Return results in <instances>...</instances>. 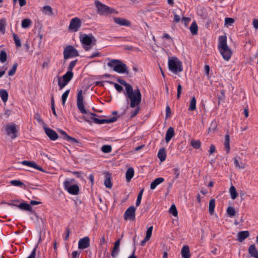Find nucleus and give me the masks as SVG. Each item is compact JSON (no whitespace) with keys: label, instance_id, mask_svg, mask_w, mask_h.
I'll return each instance as SVG.
<instances>
[{"label":"nucleus","instance_id":"f257e3e1","mask_svg":"<svg viewBox=\"0 0 258 258\" xmlns=\"http://www.w3.org/2000/svg\"><path fill=\"white\" fill-rule=\"evenodd\" d=\"M124 95L126 97V100L130 101V106L131 108L137 107L141 102L142 94L139 89L134 90L132 87L127 90Z\"/></svg>","mask_w":258,"mask_h":258},{"label":"nucleus","instance_id":"f03ea898","mask_svg":"<svg viewBox=\"0 0 258 258\" xmlns=\"http://www.w3.org/2000/svg\"><path fill=\"white\" fill-rule=\"evenodd\" d=\"M218 49L224 60L228 61L232 55V51L227 44V38L225 36L219 37Z\"/></svg>","mask_w":258,"mask_h":258},{"label":"nucleus","instance_id":"7ed1b4c3","mask_svg":"<svg viewBox=\"0 0 258 258\" xmlns=\"http://www.w3.org/2000/svg\"><path fill=\"white\" fill-rule=\"evenodd\" d=\"M168 66L169 71L175 74L183 71L182 62L175 56L168 58Z\"/></svg>","mask_w":258,"mask_h":258},{"label":"nucleus","instance_id":"20e7f679","mask_svg":"<svg viewBox=\"0 0 258 258\" xmlns=\"http://www.w3.org/2000/svg\"><path fill=\"white\" fill-rule=\"evenodd\" d=\"M107 66L113 69V71L120 74H128L126 65L118 59H111L107 63Z\"/></svg>","mask_w":258,"mask_h":258},{"label":"nucleus","instance_id":"39448f33","mask_svg":"<svg viewBox=\"0 0 258 258\" xmlns=\"http://www.w3.org/2000/svg\"><path fill=\"white\" fill-rule=\"evenodd\" d=\"M80 41L83 44V47L86 51H88L91 48V46L95 45L96 42V38L92 34H84L80 35Z\"/></svg>","mask_w":258,"mask_h":258},{"label":"nucleus","instance_id":"423d86ee","mask_svg":"<svg viewBox=\"0 0 258 258\" xmlns=\"http://www.w3.org/2000/svg\"><path fill=\"white\" fill-rule=\"evenodd\" d=\"M74 181V179H67L63 182V187L70 194L77 195L79 194L80 188L77 184L71 185V183Z\"/></svg>","mask_w":258,"mask_h":258},{"label":"nucleus","instance_id":"0eeeda50","mask_svg":"<svg viewBox=\"0 0 258 258\" xmlns=\"http://www.w3.org/2000/svg\"><path fill=\"white\" fill-rule=\"evenodd\" d=\"M95 5L97 9L98 14L100 15H106L115 12L114 9L103 4L98 1L95 2Z\"/></svg>","mask_w":258,"mask_h":258},{"label":"nucleus","instance_id":"6e6552de","mask_svg":"<svg viewBox=\"0 0 258 258\" xmlns=\"http://www.w3.org/2000/svg\"><path fill=\"white\" fill-rule=\"evenodd\" d=\"M63 57L67 59L70 57H76L79 55V52L73 46H67L63 50Z\"/></svg>","mask_w":258,"mask_h":258},{"label":"nucleus","instance_id":"1a4fd4ad","mask_svg":"<svg viewBox=\"0 0 258 258\" xmlns=\"http://www.w3.org/2000/svg\"><path fill=\"white\" fill-rule=\"evenodd\" d=\"M89 114L90 115V118L93 120L94 122L98 124H102L104 123H109L111 122H114L117 120L116 117H111V118L109 119H98L97 118H96L95 116H96L97 115L94 113H90Z\"/></svg>","mask_w":258,"mask_h":258},{"label":"nucleus","instance_id":"9d476101","mask_svg":"<svg viewBox=\"0 0 258 258\" xmlns=\"http://www.w3.org/2000/svg\"><path fill=\"white\" fill-rule=\"evenodd\" d=\"M17 125L14 123L7 124L5 127L7 135L13 139H15L17 137Z\"/></svg>","mask_w":258,"mask_h":258},{"label":"nucleus","instance_id":"9b49d317","mask_svg":"<svg viewBox=\"0 0 258 258\" xmlns=\"http://www.w3.org/2000/svg\"><path fill=\"white\" fill-rule=\"evenodd\" d=\"M81 25V20L77 17H75L71 20L68 29L71 31L76 32L79 31Z\"/></svg>","mask_w":258,"mask_h":258},{"label":"nucleus","instance_id":"f8f14e48","mask_svg":"<svg viewBox=\"0 0 258 258\" xmlns=\"http://www.w3.org/2000/svg\"><path fill=\"white\" fill-rule=\"evenodd\" d=\"M84 98L83 96V91L80 90L78 91L77 98V105L78 108L82 113H87V112L85 108L83 102Z\"/></svg>","mask_w":258,"mask_h":258},{"label":"nucleus","instance_id":"ddd939ff","mask_svg":"<svg viewBox=\"0 0 258 258\" xmlns=\"http://www.w3.org/2000/svg\"><path fill=\"white\" fill-rule=\"evenodd\" d=\"M136 208L134 206L128 207L124 212L123 217L125 220L133 221L135 219Z\"/></svg>","mask_w":258,"mask_h":258},{"label":"nucleus","instance_id":"4468645a","mask_svg":"<svg viewBox=\"0 0 258 258\" xmlns=\"http://www.w3.org/2000/svg\"><path fill=\"white\" fill-rule=\"evenodd\" d=\"M90 246V238L88 236L81 238L78 242V248L84 249Z\"/></svg>","mask_w":258,"mask_h":258},{"label":"nucleus","instance_id":"2eb2a0df","mask_svg":"<svg viewBox=\"0 0 258 258\" xmlns=\"http://www.w3.org/2000/svg\"><path fill=\"white\" fill-rule=\"evenodd\" d=\"M58 132L60 133V134L62 136V138L64 140L69 142V143L72 144H76L79 143V142L77 139L70 137L64 131H62V130H59Z\"/></svg>","mask_w":258,"mask_h":258},{"label":"nucleus","instance_id":"dca6fc26","mask_svg":"<svg viewBox=\"0 0 258 258\" xmlns=\"http://www.w3.org/2000/svg\"><path fill=\"white\" fill-rule=\"evenodd\" d=\"M44 129L45 134L51 140L55 141L58 139V136L55 131L45 126Z\"/></svg>","mask_w":258,"mask_h":258},{"label":"nucleus","instance_id":"f3484780","mask_svg":"<svg viewBox=\"0 0 258 258\" xmlns=\"http://www.w3.org/2000/svg\"><path fill=\"white\" fill-rule=\"evenodd\" d=\"M7 204L11 206L17 207L22 210H26L29 211H31L32 210V207L30 206V205L26 203H21L18 205L13 203H8Z\"/></svg>","mask_w":258,"mask_h":258},{"label":"nucleus","instance_id":"a211bd4d","mask_svg":"<svg viewBox=\"0 0 258 258\" xmlns=\"http://www.w3.org/2000/svg\"><path fill=\"white\" fill-rule=\"evenodd\" d=\"M22 164L27 166L29 167H33L39 171H41L42 172H44L42 167L38 166L35 162L34 161H23L21 162Z\"/></svg>","mask_w":258,"mask_h":258},{"label":"nucleus","instance_id":"6ab92c4d","mask_svg":"<svg viewBox=\"0 0 258 258\" xmlns=\"http://www.w3.org/2000/svg\"><path fill=\"white\" fill-rule=\"evenodd\" d=\"M113 20L116 24L120 26H130L131 25V22L125 19L117 17L114 18Z\"/></svg>","mask_w":258,"mask_h":258},{"label":"nucleus","instance_id":"aec40b11","mask_svg":"<svg viewBox=\"0 0 258 258\" xmlns=\"http://www.w3.org/2000/svg\"><path fill=\"white\" fill-rule=\"evenodd\" d=\"M249 235L248 231H240L237 234V240L239 242H242L245 239L247 238Z\"/></svg>","mask_w":258,"mask_h":258},{"label":"nucleus","instance_id":"412c9836","mask_svg":"<svg viewBox=\"0 0 258 258\" xmlns=\"http://www.w3.org/2000/svg\"><path fill=\"white\" fill-rule=\"evenodd\" d=\"M181 254L183 258H190V254L189 247L188 245H184L181 250Z\"/></svg>","mask_w":258,"mask_h":258},{"label":"nucleus","instance_id":"4be33fe9","mask_svg":"<svg viewBox=\"0 0 258 258\" xmlns=\"http://www.w3.org/2000/svg\"><path fill=\"white\" fill-rule=\"evenodd\" d=\"M248 253L252 256L254 258H258V250L255 247L254 244H251L248 248Z\"/></svg>","mask_w":258,"mask_h":258},{"label":"nucleus","instance_id":"5701e85b","mask_svg":"<svg viewBox=\"0 0 258 258\" xmlns=\"http://www.w3.org/2000/svg\"><path fill=\"white\" fill-rule=\"evenodd\" d=\"M174 135V130L172 127H170L166 133L165 140L168 143Z\"/></svg>","mask_w":258,"mask_h":258},{"label":"nucleus","instance_id":"b1692460","mask_svg":"<svg viewBox=\"0 0 258 258\" xmlns=\"http://www.w3.org/2000/svg\"><path fill=\"white\" fill-rule=\"evenodd\" d=\"M111 174L106 173L105 176V180H104V185L106 187L111 188L112 187V183L111 180Z\"/></svg>","mask_w":258,"mask_h":258},{"label":"nucleus","instance_id":"393cba45","mask_svg":"<svg viewBox=\"0 0 258 258\" xmlns=\"http://www.w3.org/2000/svg\"><path fill=\"white\" fill-rule=\"evenodd\" d=\"M164 179L162 177H158L156 178L150 185L151 189H154L157 185L164 181Z\"/></svg>","mask_w":258,"mask_h":258},{"label":"nucleus","instance_id":"a878e982","mask_svg":"<svg viewBox=\"0 0 258 258\" xmlns=\"http://www.w3.org/2000/svg\"><path fill=\"white\" fill-rule=\"evenodd\" d=\"M134 175V170L132 167L129 168L126 173H125V177L126 180L127 182L130 181L131 179L133 177Z\"/></svg>","mask_w":258,"mask_h":258},{"label":"nucleus","instance_id":"bb28decb","mask_svg":"<svg viewBox=\"0 0 258 258\" xmlns=\"http://www.w3.org/2000/svg\"><path fill=\"white\" fill-rule=\"evenodd\" d=\"M158 157L161 162L165 161L166 157V154L164 148H161L158 153Z\"/></svg>","mask_w":258,"mask_h":258},{"label":"nucleus","instance_id":"cd10ccee","mask_svg":"<svg viewBox=\"0 0 258 258\" xmlns=\"http://www.w3.org/2000/svg\"><path fill=\"white\" fill-rule=\"evenodd\" d=\"M234 164L236 167L239 169H244L246 167V164L241 161H239L237 158H234Z\"/></svg>","mask_w":258,"mask_h":258},{"label":"nucleus","instance_id":"c85d7f7f","mask_svg":"<svg viewBox=\"0 0 258 258\" xmlns=\"http://www.w3.org/2000/svg\"><path fill=\"white\" fill-rule=\"evenodd\" d=\"M230 137L228 134H226L225 136L224 139V146L226 150V153L228 154L230 151Z\"/></svg>","mask_w":258,"mask_h":258},{"label":"nucleus","instance_id":"c756f323","mask_svg":"<svg viewBox=\"0 0 258 258\" xmlns=\"http://www.w3.org/2000/svg\"><path fill=\"white\" fill-rule=\"evenodd\" d=\"M0 97L4 102H6L8 99V93L6 90H0Z\"/></svg>","mask_w":258,"mask_h":258},{"label":"nucleus","instance_id":"7c9ffc66","mask_svg":"<svg viewBox=\"0 0 258 258\" xmlns=\"http://www.w3.org/2000/svg\"><path fill=\"white\" fill-rule=\"evenodd\" d=\"M191 146L195 149H198L201 147V142L199 140L191 139L190 141Z\"/></svg>","mask_w":258,"mask_h":258},{"label":"nucleus","instance_id":"2f4dec72","mask_svg":"<svg viewBox=\"0 0 258 258\" xmlns=\"http://www.w3.org/2000/svg\"><path fill=\"white\" fill-rule=\"evenodd\" d=\"M68 83L65 79H62V77H58V86L59 87V89L61 90Z\"/></svg>","mask_w":258,"mask_h":258},{"label":"nucleus","instance_id":"473e14b6","mask_svg":"<svg viewBox=\"0 0 258 258\" xmlns=\"http://www.w3.org/2000/svg\"><path fill=\"white\" fill-rule=\"evenodd\" d=\"M229 192L231 198L232 200H235L238 196V194L236 190L235 187L232 185L229 188Z\"/></svg>","mask_w":258,"mask_h":258},{"label":"nucleus","instance_id":"72a5a7b5","mask_svg":"<svg viewBox=\"0 0 258 258\" xmlns=\"http://www.w3.org/2000/svg\"><path fill=\"white\" fill-rule=\"evenodd\" d=\"M215 207V199H211L209 202V211L211 215H213L214 212V209Z\"/></svg>","mask_w":258,"mask_h":258},{"label":"nucleus","instance_id":"f704fd0d","mask_svg":"<svg viewBox=\"0 0 258 258\" xmlns=\"http://www.w3.org/2000/svg\"><path fill=\"white\" fill-rule=\"evenodd\" d=\"M74 74L73 72L67 71L62 77V79H65L68 82H69L73 78Z\"/></svg>","mask_w":258,"mask_h":258},{"label":"nucleus","instance_id":"c9c22d12","mask_svg":"<svg viewBox=\"0 0 258 258\" xmlns=\"http://www.w3.org/2000/svg\"><path fill=\"white\" fill-rule=\"evenodd\" d=\"M42 12L45 15L52 16L53 15L52 9L49 6H45L43 7Z\"/></svg>","mask_w":258,"mask_h":258},{"label":"nucleus","instance_id":"e433bc0d","mask_svg":"<svg viewBox=\"0 0 258 258\" xmlns=\"http://www.w3.org/2000/svg\"><path fill=\"white\" fill-rule=\"evenodd\" d=\"M189 29H190L191 33L192 35H196L197 34L198 27V25L196 22H193L191 23V24L189 27Z\"/></svg>","mask_w":258,"mask_h":258},{"label":"nucleus","instance_id":"4c0bfd02","mask_svg":"<svg viewBox=\"0 0 258 258\" xmlns=\"http://www.w3.org/2000/svg\"><path fill=\"white\" fill-rule=\"evenodd\" d=\"M6 24L7 22L6 18H2L0 20V32L3 34H5V33Z\"/></svg>","mask_w":258,"mask_h":258},{"label":"nucleus","instance_id":"58836bf2","mask_svg":"<svg viewBox=\"0 0 258 258\" xmlns=\"http://www.w3.org/2000/svg\"><path fill=\"white\" fill-rule=\"evenodd\" d=\"M32 24V21L30 19H25L22 21V27L23 28H27L29 27Z\"/></svg>","mask_w":258,"mask_h":258},{"label":"nucleus","instance_id":"ea45409f","mask_svg":"<svg viewBox=\"0 0 258 258\" xmlns=\"http://www.w3.org/2000/svg\"><path fill=\"white\" fill-rule=\"evenodd\" d=\"M196 109V99L195 97H193L190 101L188 110L193 111Z\"/></svg>","mask_w":258,"mask_h":258},{"label":"nucleus","instance_id":"a19ab883","mask_svg":"<svg viewBox=\"0 0 258 258\" xmlns=\"http://www.w3.org/2000/svg\"><path fill=\"white\" fill-rule=\"evenodd\" d=\"M120 251V248L118 246H114L111 251V256L113 258H116Z\"/></svg>","mask_w":258,"mask_h":258},{"label":"nucleus","instance_id":"79ce46f5","mask_svg":"<svg viewBox=\"0 0 258 258\" xmlns=\"http://www.w3.org/2000/svg\"><path fill=\"white\" fill-rule=\"evenodd\" d=\"M117 82L120 84L123 85L125 88V92L132 88L133 87L130 84L127 83L124 80L118 79Z\"/></svg>","mask_w":258,"mask_h":258},{"label":"nucleus","instance_id":"37998d69","mask_svg":"<svg viewBox=\"0 0 258 258\" xmlns=\"http://www.w3.org/2000/svg\"><path fill=\"white\" fill-rule=\"evenodd\" d=\"M13 37L16 46L18 47L21 46V40L19 36L16 34L13 33Z\"/></svg>","mask_w":258,"mask_h":258},{"label":"nucleus","instance_id":"c03bdc74","mask_svg":"<svg viewBox=\"0 0 258 258\" xmlns=\"http://www.w3.org/2000/svg\"><path fill=\"white\" fill-rule=\"evenodd\" d=\"M227 213L230 217L234 216L235 215L236 211L234 208L232 207H229L227 209Z\"/></svg>","mask_w":258,"mask_h":258},{"label":"nucleus","instance_id":"a18cd8bd","mask_svg":"<svg viewBox=\"0 0 258 258\" xmlns=\"http://www.w3.org/2000/svg\"><path fill=\"white\" fill-rule=\"evenodd\" d=\"M17 67H18L17 63H15L13 64L12 68L8 72L9 76H12L15 74Z\"/></svg>","mask_w":258,"mask_h":258},{"label":"nucleus","instance_id":"49530a36","mask_svg":"<svg viewBox=\"0 0 258 258\" xmlns=\"http://www.w3.org/2000/svg\"><path fill=\"white\" fill-rule=\"evenodd\" d=\"M106 82L109 83L110 84H112L114 85V88L116 89V90L119 92H120L122 91L123 90V88L121 86H120V85L117 84V83H113V82H111V81H106Z\"/></svg>","mask_w":258,"mask_h":258},{"label":"nucleus","instance_id":"de8ad7c7","mask_svg":"<svg viewBox=\"0 0 258 258\" xmlns=\"http://www.w3.org/2000/svg\"><path fill=\"white\" fill-rule=\"evenodd\" d=\"M69 93H70V90H67L62 95L61 100H62V104L63 105H64V104L66 103V101L67 99V98L68 97Z\"/></svg>","mask_w":258,"mask_h":258},{"label":"nucleus","instance_id":"09e8293b","mask_svg":"<svg viewBox=\"0 0 258 258\" xmlns=\"http://www.w3.org/2000/svg\"><path fill=\"white\" fill-rule=\"evenodd\" d=\"M111 150L112 148L110 145H104L101 147V151L105 153H110Z\"/></svg>","mask_w":258,"mask_h":258},{"label":"nucleus","instance_id":"8fccbe9b","mask_svg":"<svg viewBox=\"0 0 258 258\" xmlns=\"http://www.w3.org/2000/svg\"><path fill=\"white\" fill-rule=\"evenodd\" d=\"M7 54L5 51L2 50L0 52V61L2 62H4L6 61Z\"/></svg>","mask_w":258,"mask_h":258},{"label":"nucleus","instance_id":"3c124183","mask_svg":"<svg viewBox=\"0 0 258 258\" xmlns=\"http://www.w3.org/2000/svg\"><path fill=\"white\" fill-rule=\"evenodd\" d=\"M172 173L175 176V177L174 178V180L176 179L179 177V174H180V170L179 168L176 167L174 168H173L172 169Z\"/></svg>","mask_w":258,"mask_h":258},{"label":"nucleus","instance_id":"603ef678","mask_svg":"<svg viewBox=\"0 0 258 258\" xmlns=\"http://www.w3.org/2000/svg\"><path fill=\"white\" fill-rule=\"evenodd\" d=\"M143 191H144L143 189L141 190V191H140V192L139 193V194L138 195L136 203V206H139L141 204Z\"/></svg>","mask_w":258,"mask_h":258},{"label":"nucleus","instance_id":"864d4df0","mask_svg":"<svg viewBox=\"0 0 258 258\" xmlns=\"http://www.w3.org/2000/svg\"><path fill=\"white\" fill-rule=\"evenodd\" d=\"M169 213L172 214L174 216H177V211L174 205H172L169 209Z\"/></svg>","mask_w":258,"mask_h":258},{"label":"nucleus","instance_id":"5fc2aeb1","mask_svg":"<svg viewBox=\"0 0 258 258\" xmlns=\"http://www.w3.org/2000/svg\"><path fill=\"white\" fill-rule=\"evenodd\" d=\"M51 108L53 114L55 116H57V114L54 106V99L53 95H52L51 97Z\"/></svg>","mask_w":258,"mask_h":258},{"label":"nucleus","instance_id":"6e6d98bb","mask_svg":"<svg viewBox=\"0 0 258 258\" xmlns=\"http://www.w3.org/2000/svg\"><path fill=\"white\" fill-rule=\"evenodd\" d=\"M153 226H151L147 229L146 231V240H149L150 238L151 237L152 230H153Z\"/></svg>","mask_w":258,"mask_h":258},{"label":"nucleus","instance_id":"4d7b16f0","mask_svg":"<svg viewBox=\"0 0 258 258\" xmlns=\"http://www.w3.org/2000/svg\"><path fill=\"white\" fill-rule=\"evenodd\" d=\"M10 183L14 186H21L24 185V183L19 180H13L10 181Z\"/></svg>","mask_w":258,"mask_h":258},{"label":"nucleus","instance_id":"13d9d810","mask_svg":"<svg viewBox=\"0 0 258 258\" xmlns=\"http://www.w3.org/2000/svg\"><path fill=\"white\" fill-rule=\"evenodd\" d=\"M135 108V110L134 111H132L131 112V118L135 117L139 112V111L140 110V108L138 106H137V107H136Z\"/></svg>","mask_w":258,"mask_h":258},{"label":"nucleus","instance_id":"bf43d9fd","mask_svg":"<svg viewBox=\"0 0 258 258\" xmlns=\"http://www.w3.org/2000/svg\"><path fill=\"white\" fill-rule=\"evenodd\" d=\"M77 61H78V60L76 59V60L72 61L70 63L69 66L68 68V71L72 72V70H73V68H74V67L75 66V65L76 64Z\"/></svg>","mask_w":258,"mask_h":258},{"label":"nucleus","instance_id":"052dcab7","mask_svg":"<svg viewBox=\"0 0 258 258\" xmlns=\"http://www.w3.org/2000/svg\"><path fill=\"white\" fill-rule=\"evenodd\" d=\"M234 22L233 18H226L225 19V25H231Z\"/></svg>","mask_w":258,"mask_h":258},{"label":"nucleus","instance_id":"680f3d73","mask_svg":"<svg viewBox=\"0 0 258 258\" xmlns=\"http://www.w3.org/2000/svg\"><path fill=\"white\" fill-rule=\"evenodd\" d=\"M182 87L180 84H179L177 86V98L179 99L180 97V94L181 93Z\"/></svg>","mask_w":258,"mask_h":258},{"label":"nucleus","instance_id":"e2e57ef3","mask_svg":"<svg viewBox=\"0 0 258 258\" xmlns=\"http://www.w3.org/2000/svg\"><path fill=\"white\" fill-rule=\"evenodd\" d=\"M174 14V21L176 23H178L180 20V17L179 15H177L176 12H173Z\"/></svg>","mask_w":258,"mask_h":258},{"label":"nucleus","instance_id":"0e129e2a","mask_svg":"<svg viewBox=\"0 0 258 258\" xmlns=\"http://www.w3.org/2000/svg\"><path fill=\"white\" fill-rule=\"evenodd\" d=\"M34 118L36 119L39 123H43V120L41 117L39 113H36L35 115Z\"/></svg>","mask_w":258,"mask_h":258},{"label":"nucleus","instance_id":"69168bd1","mask_svg":"<svg viewBox=\"0 0 258 258\" xmlns=\"http://www.w3.org/2000/svg\"><path fill=\"white\" fill-rule=\"evenodd\" d=\"M171 113V109L169 106H166V117H168L170 116Z\"/></svg>","mask_w":258,"mask_h":258},{"label":"nucleus","instance_id":"338daca9","mask_svg":"<svg viewBox=\"0 0 258 258\" xmlns=\"http://www.w3.org/2000/svg\"><path fill=\"white\" fill-rule=\"evenodd\" d=\"M216 151V148L215 146L213 144L210 145V150H209V153L210 154H212L214 153Z\"/></svg>","mask_w":258,"mask_h":258},{"label":"nucleus","instance_id":"774afa93","mask_svg":"<svg viewBox=\"0 0 258 258\" xmlns=\"http://www.w3.org/2000/svg\"><path fill=\"white\" fill-rule=\"evenodd\" d=\"M80 252L77 251H74L72 252L73 258H79Z\"/></svg>","mask_w":258,"mask_h":258}]
</instances>
